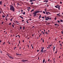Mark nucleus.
Here are the masks:
<instances>
[{
	"instance_id": "obj_1",
	"label": "nucleus",
	"mask_w": 63,
	"mask_h": 63,
	"mask_svg": "<svg viewBox=\"0 0 63 63\" xmlns=\"http://www.w3.org/2000/svg\"><path fill=\"white\" fill-rule=\"evenodd\" d=\"M42 12V11H37L36 10L35 11L33 12L32 13L33 15H33V16L35 17V16H37V15L36 14L38 13H41Z\"/></svg>"
},
{
	"instance_id": "obj_2",
	"label": "nucleus",
	"mask_w": 63,
	"mask_h": 63,
	"mask_svg": "<svg viewBox=\"0 0 63 63\" xmlns=\"http://www.w3.org/2000/svg\"><path fill=\"white\" fill-rule=\"evenodd\" d=\"M10 10L11 11H12L13 12H14L15 10V9L14 8V7L13 5H10Z\"/></svg>"
},
{
	"instance_id": "obj_3",
	"label": "nucleus",
	"mask_w": 63,
	"mask_h": 63,
	"mask_svg": "<svg viewBox=\"0 0 63 63\" xmlns=\"http://www.w3.org/2000/svg\"><path fill=\"white\" fill-rule=\"evenodd\" d=\"M45 11L46 12V15H48L49 14H51V13H50L49 12H47L46 10H45Z\"/></svg>"
},
{
	"instance_id": "obj_4",
	"label": "nucleus",
	"mask_w": 63,
	"mask_h": 63,
	"mask_svg": "<svg viewBox=\"0 0 63 63\" xmlns=\"http://www.w3.org/2000/svg\"><path fill=\"white\" fill-rule=\"evenodd\" d=\"M41 52H42V53H43V49H44V47H42L41 48Z\"/></svg>"
},
{
	"instance_id": "obj_5",
	"label": "nucleus",
	"mask_w": 63,
	"mask_h": 63,
	"mask_svg": "<svg viewBox=\"0 0 63 63\" xmlns=\"http://www.w3.org/2000/svg\"><path fill=\"white\" fill-rule=\"evenodd\" d=\"M27 61V60H22V62H25V61Z\"/></svg>"
},
{
	"instance_id": "obj_6",
	"label": "nucleus",
	"mask_w": 63,
	"mask_h": 63,
	"mask_svg": "<svg viewBox=\"0 0 63 63\" xmlns=\"http://www.w3.org/2000/svg\"><path fill=\"white\" fill-rule=\"evenodd\" d=\"M8 57H9V58H10L11 59H14V58H13L12 57L10 56H8Z\"/></svg>"
},
{
	"instance_id": "obj_7",
	"label": "nucleus",
	"mask_w": 63,
	"mask_h": 63,
	"mask_svg": "<svg viewBox=\"0 0 63 63\" xmlns=\"http://www.w3.org/2000/svg\"><path fill=\"white\" fill-rule=\"evenodd\" d=\"M34 9H32L31 11L30 12L32 13L33 12H34Z\"/></svg>"
},
{
	"instance_id": "obj_8",
	"label": "nucleus",
	"mask_w": 63,
	"mask_h": 63,
	"mask_svg": "<svg viewBox=\"0 0 63 63\" xmlns=\"http://www.w3.org/2000/svg\"><path fill=\"white\" fill-rule=\"evenodd\" d=\"M54 25H55V26H59V25L56 24H54Z\"/></svg>"
},
{
	"instance_id": "obj_9",
	"label": "nucleus",
	"mask_w": 63,
	"mask_h": 63,
	"mask_svg": "<svg viewBox=\"0 0 63 63\" xmlns=\"http://www.w3.org/2000/svg\"><path fill=\"white\" fill-rule=\"evenodd\" d=\"M60 6H58V9H59V10H60Z\"/></svg>"
},
{
	"instance_id": "obj_10",
	"label": "nucleus",
	"mask_w": 63,
	"mask_h": 63,
	"mask_svg": "<svg viewBox=\"0 0 63 63\" xmlns=\"http://www.w3.org/2000/svg\"><path fill=\"white\" fill-rule=\"evenodd\" d=\"M46 51H47V50H44L43 51V52L44 53L45 52H46Z\"/></svg>"
},
{
	"instance_id": "obj_11",
	"label": "nucleus",
	"mask_w": 63,
	"mask_h": 63,
	"mask_svg": "<svg viewBox=\"0 0 63 63\" xmlns=\"http://www.w3.org/2000/svg\"><path fill=\"white\" fill-rule=\"evenodd\" d=\"M45 62V59H44L43 60V63H44Z\"/></svg>"
},
{
	"instance_id": "obj_12",
	"label": "nucleus",
	"mask_w": 63,
	"mask_h": 63,
	"mask_svg": "<svg viewBox=\"0 0 63 63\" xmlns=\"http://www.w3.org/2000/svg\"><path fill=\"white\" fill-rule=\"evenodd\" d=\"M16 23H18V24H19V22H17V21H16Z\"/></svg>"
},
{
	"instance_id": "obj_13",
	"label": "nucleus",
	"mask_w": 63,
	"mask_h": 63,
	"mask_svg": "<svg viewBox=\"0 0 63 63\" xmlns=\"http://www.w3.org/2000/svg\"><path fill=\"white\" fill-rule=\"evenodd\" d=\"M19 17H20L21 18H22V19H23V17H22V16H20Z\"/></svg>"
},
{
	"instance_id": "obj_14",
	"label": "nucleus",
	"mask_w": 63,
	"mask_h": 63,
	"mask_svg": "<svg viewBox=\"0 0 63 63\" xmlns=\"http://www.w3.org/2000/svg\"><path fill=\"white\" fill-rule=\"evenodd\" d=\"M2 2L0 1V4L1 5L2 4Z\"/></svg>"
},
{
	"instance_id": "obj_15",
	"label": "nucleus",
	"mask_w": 63,
	"mask_h": 63,
	"mask_svg": "<svg viewBox=\"0 0 63 63\" xmlns=\"http://www.w3.org/2000/svg\"><path fill=\"white\" fill-rule=\"evenodd\" d=\"M60 20L61 21V22H63V20L62 19H60Z\"/></svg>"
},
{
	"instance_id": "obj_16",
	"label": "nucleus",
	"mask_w": 63,
	"mask_h": 63,
	"mask_svg": "<svg viewBox=\"0 0 63 63\" xmlns=\"http://www.w3.org/2000/svg\"><path fill=\"white\" fill-rule=\"evenodd\" d=\"M2 17H5V16H4V15H2Z\"/></svg>"
},
{
	"instance_id": "obj_17",
	"label": "nucleus",
	"mask_w": 63,
	"mask_h": 63,
	"mask_svg": "<svg viewBox=\"0 0 63 63\" xmlns=\"http://www.w3.org/2000/svg\"><path fill=\"white\" fill-rule=\"evenodd\" d=\"M25 28V27L23 26V30H24V29Z\"/></svg>"
},
{
	"instance_id": "obj_18",
	"label": "nucleus",
	"mask_w": 63,
	"mask_h": 63,
	"mask_svg": "<svg viewBox=\"0 0 63 63\" xmlns=\"http://www.w3.org/2000/svg\"><path fill=\"white\" fill-rule=\"evenodd\" d=\"M57 50H56V52H55V53H57Z\"/></svg>"
},
{
	"instance_id": "obj_19",
	"label": "nucleus",
	"mask_w": 63,
	"mask_h": 63,
	"mask_svg": "<svg viewBox=\"0 0 63 63\" xmlns=\"http://www.w3.org/2000/svg\"><path fill=\"white\" fill-rule=\"evenodd\" d=\"M20 30H21V29L22 28V27H21V26H20Z\"/></svg>"
},
{
	"instance_id": "obj_20",
	"label": "nucleus",
	"mask_w": 63,
	"mask_h": 63,
	"mask_svg": "<svg viewBox=\"0 0 63 63\" xmlns=\"http://www.w3.org/2000/svg\"><path fill=\"white\" fill-rule=\"evenodd\" d=\"M57 21H58V23H60V21L58 20Z\"/></svg>"
},
{
	"instance_id": "obj_21",
	"label": "nucleus",
	"mask_w": 63,
	"mask_h": 63,
	"mask_svg": "<svg viewBox=\"0 0 63 63\" xmlns=\"http://www.w3.org/2000/svg\"><path fill=\"white\" fill-rule=\"evenodd\" d=\"M12 19H13V18H12L11 19H10V21H12Z\"/></svg>"
},
{
	"instance_id": "obj_22",
	"label": "nucleus",
	"mask_w": 63,
	"mask_h": 63,
	"mask_svg": "<svg viewBox=\"0 0 63 63\" xmlns=\"http://www.w3.org/2000/svg\"><path fill=\"white\" fill-rule=\"evenodd\" d=\"M55 8H58V7H57V6H56V5L55 6Z\"/></svg>"
},
{
	"instance_id": "obj_23",
	"label": "nucleus",
	"mask_w": 63,
	"mask_h": 63,
	"mask_svg": "<svg viewBox=\"0 0 63 63\" xmlns=\"http://www.w3.org/2000/svg\"><path fill=\"white\" fill-rule=\"evenodd\" d=\"M31 47H32V48L33 49V46H32V44L31 45Z\"/></svg>"
},
{
	"instance_id": "obj_24",
	"label": "nucleus",
	"mask_w": 63,
	"mask_h": 63,
	"mask_svg": "<svg viewBox=\"0 0 63 63\" xmlns=\"http://www.w3.org/2000/svg\"><path fill=\"white\" fill-rule=\"evenodd\" d=\"M33 2H34V3H35V2H36V0H33Z\"/></svg>"
},
{
	"instance_id": "obj_25",
	"label": "nucleus",
	"mask_w": 63,
	"mask_h": 63,
	"mask_svg": "<svg viewBox=\"0 0 63 63\" xmlns=\"http://www.w3.org/2000/svg\"><path fill=\"white\" fill-rule=\"evenodd\" d=\"M45 2L46 3H47V2H48V0H46Z\"/></svg>"
},
{
	"instance_id": "obj_26",
	"label": "nucleus",
	"mask_w": 63,
	"mask_h": 63,
	"mask_svg": "<svg viewBox=\"0 0 63 63\" xmlns=\"http://www.w3.org/2000/svg\"><path fill=\"white\" fill-rule=\"evenodd\" d=\"M43 14H46V13H45V12L44 11L43 12Z\"/></svg>"
},
{
	"instance_id": "obj_27",
	"label": "nucleus",
	"mask_w": 63,
	"mask_h": 63,
	"mask_svg": "<svg viewBox=\"0 0 63 63\" xmlns=\"http://www.w3.org/2000/svg\"><path fill=\"white\" fill-rule=\"evenodd\" d=\"M25 12H24L23 13V14H24V15H25Z\"/></svg>"
},
{
	"instance_id": "obj_28",
	"label": "nucleus",
	"mask_w": 63,
	"mask_h": 63,
	"mask_svg": "<svg viewBox=\"0 0 63 63\" xmlns=\"http://www.w3.org/2000/svg\"><path fill=\"white\" fill-rule=\"evenodd\" d=\"M57 16H60V15H59V14H57Z\"/></svg>"
},
{
	"instance_id": "obj_29",
	"label": "nucleus",
	"mask_w": 63,
	"mask_h": 63,
	"mask_svg": "<svg viewBox=\"0 0 63 63\" xmlns=\"http://www.w3.org/2000/svg\"><path fill=\"white\" fill-rule=\"evenodd\" d=\"M39 17L40 18V17H42L41 16V15H40L39 16Z\"/></svg>"
},
{
	"instance_id": "obj_30",
	"label": "nucleus",
	"mask_w": 63,
	"mask_h": 63,
	"mask_svg": "<svg viewBox=\"0 0 63 63\" xmlns=\"http://www.w3.org/2000/svg\"><path fill=\"white\" fill-rule=\"evenodd\" d=\"M47 18H48V19H49V17H47Z\"/></svg>"
},
{
	"instance_id": "obj_31",
	"label": "nucleus",
	"mask_w": 63,
	"mask_h": 63,
	"mask_svg": "<svg viewBox=\"0 0 63 63\" xmlns=\"http://www.w3.org/2000/svg\"><path fill=\"white\" fill-rule=\"evenodd\" d=\"M31 5H32V4H33V2H32V3H31Z\"/></svg>"
},
{
	"instance_id": "obj_32",
	"label": "nucleus",
	"mask_w": 63,
	"mask_h": 63,
	"mask_svg": "<svg viewBox=\"0 0 63 63\" xmlns=\"http://www.w3.org/2000/svg\"><path fill=\"white\" fill-rule=\"evenodd\" d=\"M12 27H13V28H14V25L13 24H12Z\"/></svg>"
},
{
	"instance_id": "obj_33",
	"label": "nucleus",
	"mask_w": 63,
	"mask_h": 63,
	"mask_svg": "<svg viewBox=\"0 0 63 63\" xmlns=\"http://www.w3.org/2000/svg\"><path fill=\"white\" fill-rule=\"evenodd\" d=\"M16 55H19V54H17V53H16Z\"/></svg>"
},
{
	"instance_id": "obj_34",
	"label": "nucleus",
	"mask_w": 63,
	"mask_h": 63,
	"mask_svg": "<svg viewBox=\"0 0 63 63\" xmlns=\"http://www.w3.org/2000/svg\"><path fill=\"white\" fill-rule=\"evenodd\" d=\"M51 45H48L50 46V47H51Z\"/></svg>"
},
{
	"instance_id": "obj_35",
	"label": "nucleus",
	"mask_w": 63,
	"mask_h": 63,
	"mask_svg": "<svg viewBox=\"0 0 63 63\" xmlns=\"http://www.w3.org/2000/svg\"><path fill=\"white\" fill-rule=\"evenodd\" d=\"M45 20H48V19L46 18H45Z\"/></svg>"
},
{
	"instance_id": "obj_36",
	"label": "nucleus",
	"mask_w": 63,
	"mask_h": 63,
	"mask_svg": "<svg viewBox=\"0 0 63 63\" xmlns=\"http://www.w3.org/2000/svg\"><path fill=\"white\" fill-rule=\"evenodd\" d=\"M56 18H56V17H55V18H54V19L55 20H56Z\"/></svg>"
},
{
	"instance_id": "obj_37",
	"label": "nucleus",
	"mask_w": 63,
	"mask_h": 63,
	"mask_svg": "<svg viewBox=\"0 0 63 63\" xmlns=\"http://www.w3.org/2000/svg\"><path fill=\"white\" fill-rule=\"evenodd\" d=\"M9 25H11V23H10L8 24Z\"/></svg>"
},
{
	"instance_id": "obj_38",
	"label": "nucleus",
	"mask_w": 63,
	"mask_h": 63,
	"mask_svg": "<svg viewBox=\"0 0 63 63\" xmlns=\"http://www.w3.org/2000/svg\"><path fill=\"white\" fill-rule=\"evenodd\" d=\"M5 42H4V43H3L2 44V45H4V44H5Z\"/></svg>"
},
{
	"instance_id": "obj_39",
	"label": "nucleus",
	"mask_w": 63,
	"mask_h": 63,
	"mask_svg": "<svg viewBox=\"0 0 63 63\" xmlns=\"http://www.w3.org/2000/svg\"><path fill=\"white\" fill-rule=\"evenodd\" d=\"M47 7H48L49 6V5H47Z\"/></svg>"
},
{
	"instance_id": "obj_40",
	"label": "nucleus",
	"mask_w": 63,
	"mask_h": 63,
	"mask_svg": "<svg viewBox=\"0 0 63 63\" xmlns=\"http://www.w3.org/2000/svg\"><path fill=\"white\" fill-rule=\"evenodd\" d=\"M27 10H28V11H29V8H28V9H27Z\"/></svg>"
},
{
	"instance_id": "obj_41",
	"label": "nucleus",
	"mask_w": 63,
	"mask_h": 63,
	"mask_svg": "<svg viewBox=\"0 0 63 63\" xmlns=\"http://www.w3.org/2000/svg\"><path fill=\"white\" fill-rule=\"evenodd\" d=\"M0 14H1V13H2V11H0Z\"/></svg>"
},
{
	"instance_id": "obj_42",
	"label": "nucleus",
	"mask_w": 63,
	"mask_h": 63,
	"mask_svg": "<svg viewBox=\"0 0 63 63\" xmlns=\"http://www.w3.org/2000/svg\"><path fill=\"white\" fill-rule=\"evenodd\" d=\"M21 12H23V10H21Z\"/></svg>"
},
{
	"instance_id": "obj_43",
	"label": "nucleus",
	"mask_w": 63,
	"mask_h": 63,
	"mask_svg": "<svg viewBox=\"0 0 63 63\" xmlns=\"http://www.w3.org/2000/svg\"><path fill=\"white\" fill-rule=\"evenodd\" d=\"M32 1V0H31L30 1V2H31Z\"/></svg>"
},
{
	"instance_id": "obj_44",
	"label": "nucleus",
	"mask_w": 63,
	"mask_h": 63,
	"mask_svg": "<svg viewBox=\"0 0 63 63\" xmlns=\"http://www.w3.org/2000/svg\"><path fill=\"white\" fill-rule=\"evenodd\" d=\"M26 22H27V23H28V21H27Z\"/></svg>"
},
{
	"instance_id": "obj_45",
	"label": "nucleus",
	"mask_w": 63,
	"mask_h": 63,
	"mask_svg": "<svg viewBox=\"0 0 63 63\" xmlns=\"http://www.w3.org/2000/svg\"><path fill=\"white\" fill-rule=\"evenodd\" d=\"M42 18H44V16H43L42 17Z\"/></svg>"
},
{
	"instance_id": "obj_46",
	"label": "nucleus",
	"mask_w": 63,
	"mask_h": 63,
	"mask_svg": "<svg viewBox=\"0 0 63 63\" xmlns=\"http://www.w3.org/2000/svg\"><path fill=\"white\" fill-rule=\"evenodd\" d=\"M60 3H61V4H62V2L61 1H60Z\"/></svg>"
},
{
	"instance_id": "obj_47",
	"label": "nucleus",
	"mask_w": 63,
	"mask_h": 63,
	"mask_svg": "<svg viewBox=\"0 0 63 63\" xmlns=\"http://www.w3.org/2000/svg\"><path fill=\"white\" fill-rule=\"evenodd\" d=\"M24 21V20H22V21Z\"/></svg>"
},
{
	"instance_id": "obj_48",
	"label": "nucleus",
	"mask_w": 63,
	"mask_h": 63,
	"mask_svg": "<svg viewBox=\"0 0 63 63\" xmlns=\"http://www.w3.org/2000/svg\"><path fill=\"white\" fill-rule=\"evenodd\" d=\"M46 0H44V1H43V2H46Z\"/></svg>"
},
{
	"instance_id": "obj_49",
	"label": "nucleus",
	"mask_w": 63,
	"mask_h": 63,
	"mask_svg": "<svg viewBox=\"0 0 63 63\" xmlns=\"http://www.w3.org/2000/svg\"><path fill=\"white\" fill-rule=\"evenodd\" d=\"M5 19L6 20H7L8 19H7V18H5Z\"/></svg>"
},
{
	"instance_id": "obj_50",
	"label": "nucleus",
	"mask_w": 63,
	"mask_h": 63,
	"mask_svg": "<svg viewBox=\"0 0 63 63\" xmlns=\"http://www.w3.org/2000/svg\"><path fill=\"white\" fill-rule=\"evenodd\" d=\"M39 51V50H37V51L38 52Z\"/></svg>"
},
{
	"instance_id": "obj_51",
	"label": "nucleus",
	"mask_w": 63,
	"mask_h": 63,
	"mask_svg": "<svg viewBox=\"0 0 63 63\" xmlns=\"http://www.w3.org/2000/svg\"><path fill=\"white\" fill-rule=\"evenodd\" d=\"M49 61V59H48V61Z\"/></svg>"
},
{
	"instance_id": "obj_52",
	"label": "nucleus",
	"mask_w": 63,
	"mask_h": 63,
	"mask_svg": "<svg viewBox=\"0 0 63 63\" xmlns=\"http://www.w3.org/2000/svg\"><path fill=\"white\" fill-rule=\"evenodd\" d=\"M13 24L14 25H15V23H13Z\"/></svg>"
},
{
	"instance_id": "obj_53",
	"label": "nucleus",
	"mask_w": 63,
	"mask_h": 63,
	"mask_svg": "<svg viewBox=\"0 0 63 63\" xmlns=\"http://www.w3.org/2000/svg\"><path fill=\"white\" fill-rule=\"evenodd\" d=\"M29 19V20H31V18H30Z\"/></svg>"
},
{
	"instance_id": "obj_54",
	"label": "nucleus",
	"mask_w": 63,
	"mask_h": 63,
	"mask_svg": "<svg viewBox=\"0 0 63 63\" xmlns=\"http://www.w3.org/2000/svg\"><path fill=\"white\" fill-rule=\"evenodd\" d=\"M44 42V39L43 40V42Z\"/></svg>"
},
{
	"instance_id": "obj_55",
	"label": "nucleus",
	"mask_w": 63,
	"mask_h": 63,
	"mask_svg": "<svg viewBox=\"0 0 63 63\" xmlns=\"http://www.w3.org/2000/svg\"><path fill=\"white\" fill-rule=\"evenodd\" d=\"M3 22H1V24H3Z\"/></svg>"
},
{
	"instance_id": "obj_56",
	"label": "nucleus",
	"mask_w": 63,
	"mask_h": 63,
	"mask_svg": "<svg viewBox=\"0 0 63 63\" xmlns=\"http://www.w3.org/2000/svg\"><path fill=\"white\" fill-rule=\"evenodd\" d=\"M1 41H2V40H0V43H1Z\"/></svg>"
},
{
	"instance_id": "obj_57",
	"label": "nucleus",
	"mask_w": 63,
	"mask_h": 63,
	"mask_svg": "<svg viewBox=\"0 0 63 63\" xmlns=\"http://www.w3.org/2000/svg\"><path fill=\"white\" fill-rule=\"evenodd\" d=\"M46 34H47V32H46Z\"/></svg>"
},
{
	"instance_id": "obj_58",
	"label": "nucleus",
	"mask_w": 63,
	"mask_h": 63,
	"mask_svg": "<svg viewBox=\"0 0 63 63\" xmlns=\"http://www.w3.org/2000/svg\"><path fill=\"white\" fill-rule=\"evenodd\" d=\"M54 49H55V48L54 47V48H53V50H54Z\"/></svg>"
},
{
	"instance_id": "obj_59",
	"label": "nucleus",
	"mask_w": 63,
	"mask_h": 63,
	"mask_svg": "<svg viewBox=\"0 0 63 63\" xmlns=\"http://www.w3.org/2000/svg\"><path fill=\"white\" fill-rule=\"evenodd\" d=\"M4 6H6V5H4Z\"/></svg>"
},
{
	"instance_id": "obj_60",
	"label": "nucleus",
	"mask_w": 63,
	"mask_h": 63,
	"mask_svg": "<svg viewBox=\"0 0 63 63\" xmlns=\"http://www.w3.org/2000/svg\"><path fill=\"white\" fill-rule=\"evenodd\" d=\"M60 45H61V43L60 44Z\"/></svg>"
},
{
	"instance_id": "obj_61",
	"label": "nucleus",
	"mask_w": 63,
	"mask_h": 63,
	"mask_svg": "<svg viewBox=\"0 0 63 63\" xmlns=\"http://www.w3.org/2000/svg\"><path fill=\"white\" fill-rule=\"evenodd\" d=\"M9 16V15H8V14H7V16Z\"/></svg>"
},
{
	"instance_id": "obj_62",
	"label": "nucleus",
	"mask_w": 63,
	"mask_h": 63,
	"mask_svg": "<svg viewBox=\"0 0 63 63\" xmlns=\"http://www.w3.org/2000/svg\"><path fill=\"white\" fill-rule=\"evenodd\" d=\"M33 35H34V34H32V37L33 36Z\"/></svg>"
},
{
	"instance_id": "obj_63",
	"label": "nucleus",
	"mask_w": 63,
	"mask_h": 63,
	"mask_svg": "<svg viewBox=\"0 0 63 63\" xmlns=\"http://www.w3.org/2000/svg\"><path fill=\"white\" fill-rule=\"evenodd\" d=\"M19 55H21V54H19Z\"/></svg>"
},
{
	"instance_id": "obj_64",
	"label": "nucleus",
	"mask_w": 63,
	"mask_h": 63,
	"mask_svg": "<svg viewBox=\"0 0 63 63\" xmlns=\"http://www.w3.org/2000/svg\"><path fill=\"white\" fill-rule=\"evenodd\" d=\"M63 27V26L62 25H61Z\"/></svg>"
}]
</instances>
